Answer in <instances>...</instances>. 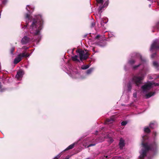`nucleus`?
<instances>
[{
    "label": "nucleus",
    "mask_w": 159,
    "mask_h": 159,
    "mask_svg": "<svg viewBox=\"0 0 159 159\" xmlns=\"http://www.w3.org/2000/svg\"><path fill=\"white\" fill-rule=\"evenodd\" d=\"M143 140L142 143V147L144 149H142V152L139 156V158L141 159H143L146 156L147 153L149 151H154L156 150L157 147V143L155 141L148 145V143H144V141L148 139L147 135H144L142 137Z\"/></svg>",
    "instance_id": "f257e3e1"
},
{
    "label": "nucleus",
    "mask_w": 159,
    "mask_h": 159,
    "mask_svg": "<svg viewBox=\"0 0 159 159\" xmlns=\"http://www.w3.org/2000/svg\"><path fill=\"white\" fill-rule=\"evenodd\" d=\"M43 24V21L41 16L39 15L36 18L33 19L30 28L31 33L35 35H39L42 28Z\"/></svg>",
    "instance_id": "f03ea898"
},
{
    "label": "nucleus",
    "mask_w": 159,
    "mask_h": 159,
    "mask_svg": "<svg viewBox=\"0 0 159 159\" xmlns=\"http://www.w3.org/2000/svg\"><path fill=\"white\" fill-rule=\"evenodd\" d=\"M76 53H79L80 60L82 61L83 60H86L88 58L89 55L88 52L85 53L84 51L80 49H78L76 51Z\"/></svg>",
    "instance_id": "7ed1b4c3"
},
{
    "label": "nucleus",
    "mask_w": 159,
    "mask_h": 159,
    "mask_svg": "<svg viewBox=\"0 0 159 159\" xmlns=\"http://www.w3.org/2000/svg\"><path fill=\"white\" fill-rule=\"evenodd\" d=\"M144 79V75L143 74L140 76H134L132 79V81L134 83L138 86L142 84V80Z\"/></svg>",
    "instance_id": "20e7f679"
},
{
    "label": "nucleus",
    "mask_w": 159,
    "mask_h": 159,
    "mask_svg": "<svg viewBox=\"0 0 159 159\" xmlns=\"http://www.w3.org/2000/svg\"><path fill=\"white\" fill-rule=\"evenodd\" d=\"M30 56L29 54L26 53L25 51L23 52L22 53L19 54L17 57L16 58L14 61V63L15 64H17L20 62L22 60L23 57H27Z\"/></svg>",
    "instance_id": "39448f33"
},
{
    "label": "nucleus",
    "mask_w": 159,
    "mask_h": 159,
    "mask_svg": "<svg viewBox=\"0 0 159 159\" xmlns=\"http://www.w3.org/2000/svg\"><path fill=\"white\" fill-rule=\"evenodd\" d=\"M153 84L152 82H149L147 84H146L142 86L141 88L144 91L150 89L152 87Z\"/></svg>",
    "instance_id": "423d86ee"
},
{
    "label": "nucleus",
    "mask_w": 159,
    "mask_h": 159,
    "mask_svg": "<svg viewBox=\"0 0 159 159\" xmlns=\"http://www.w3.org/2000/svg\"><path fill=\"white\" fill-rule=\"evenodd\" d=\"M159 49V44L158 45L157 41H155L152 44L150 50L152 51L153 49Z\"/></svg>",
    "instance_id": "0eeeda50"
},
{
    "label": "nucleus",
    "mask_w": 159,
    "mask_h": 159,
    "mask_svg": "<svg viewBox=\"0 0 159 159\" xmlns=\"http://www.w3.org/2000/svg\"><path fill=\"white\" fill-rule=\"evenodd\" d=\"M30 39L27 36H25L21 39V42L22 44H24L29 43Z\"/></svg>",
    "instance_id": "6e6552de"
},
{
    "label": "nucleus",
    "mask_w": 159,
    "mask_h": 159,
    "mask_svg": "<svg viewBox=\"0 0 159 159\" xmlns=\"http://www.w3.org/2000/svg\"><path fill=\"white\" fill-rule=\"evenodd\" d=\"M157 125L156 122L155 121H152L150 123L149 125V126L150 128L153 129L157 127Z\"/></svg>",
    "instance_id": "1a4fd4ad"
},
{
    "label": "nucleus",
    "mask_w": 159,
    "mask_h": 159,
    "mask_svg": "<svg viewBox=\"0 0 159 159\" xmlns=\"http://www.w3.org/2000/svg\"><path fill=\"white\" fill-rule=\"evenodd\" d=\"M114 120L115 119L114 117L113 116L111 117L110 118L106 119L105 121V123L106 124L111 123L114 121Z\"/></svg>",
    "instance_id": "9d476101"
},
{
    "label": "nucleus",
    "mask_w": 159,
    "mask_h": 159,
    "mask_svg": "<svg viewBox=\"0 0 159 159\" xmlns=\"http://www.w3.org/2000/svg\"><path fill=\"white\" fill-rule=\"evenodd\" d=\"M102 141L101 140H98V139H96L94 141L93 140V141H91V142L93 143H91L89 145L87 148H89L91 146H94L96 145V143H97L98 142H101Z\"/></svg>",
    "instance_id": "9b49d317"
},
{
    "label": "nucleus",
    "mask_w": 159,
    "mask_h": 159,
    "mask_svg": "<svg viewBox=\"0 0 159 159\" xmlns=\"http://www.w3.org/2000/svg\"><path fill=\"white\" fill-rule=\"evenodd\" d=\"M120 148V149H122L123 147L125 145L124 141L123 139L122 138H121L120 140V142L119 144Z\"/></svg>",
    "instance_id": "f8f14e48"
},
{
    "label": "nucleus",
    "mask_w": 159,
    "mask_h": 159,
    "mask_svg": "<svg viewBox=\"0 0 159 159\" xmlns=\"http://www.w3.org/2000/svg\"><path fill=\"white\" fill-rule=\"evenodd\" d=\"M23 75V72L21 70H19L17 72L16 76L17 79H19L22 77Z\"/></svg>",
    "instance_id": "ddd939ff"
},
{
    "label": "nucleus",
    "mask_w": 159,
    "mask_h": 159,
    "mask_svg": "<svg viewBox=\"0 0 159 159\" xmlns=\"http://www.w3.org/2000/svg\"><path fill=\"white\" fill-rule=\"evenodd\" d=\"M109 4V1L107 0L106 1L103 6H100L99 7V9L100 10H102L104 7H107Z\"/></svg>",
    "instance_id": "4468645a"
},
{
    "label": "nucleus",
    "mask_w": 159,
    "mask_h": 159,
    "mask_svg": "<svg viewBox=\"0 0 159 159\" xmlns=\"http://www.w3.org/2000/svg\"><path fill=\"white\" fill-rule=\"evenodd\" d=\"M98 44L101 46H104L106 45L107 43L105 41L102 39L100 41Z\"/></svg>",
    "instance_id": "2eb2a0df"
},
{
    "label": "nucleus",
    "mask_w": 159,
    "mask_h": 159,
    "mask_svg": "<svg viewBox=\"0 0 159 159\" xmlns=\"http://www.w3.org/2000/svg\"><path fill=\"white\" fill-rule=\"evenodd\" d=\"M78 56L76 55H75L74 56L71 57V59L73 61H76L77 62H80V60L78 59Z\"/></svg>",
    "instance_id": "dca6fc26"
},
{
    "label": "nucleus",
    "mask_w": 159,
    "mask_h": 159,
    "mask_svg": "<svg viewBox=\"0 0 159 159\" xmlns=\"http://www.w3.org/2000/svg\"><path fill=\"white\" fill-rule=\"evenodd\" d=\"M144 133H149L151 132V131L148 127H146L144 128Z\"/></svg>",
    "instance_id": "f3484780"
},
{
    "label": "nucleus",
    "mask_w": 159,
    "mask_h": 159,
    "mask_svg": "<svg viewBox=\"0 0 159 159\" xmlns=\"http://www.w3.org/2000/svg\"><path fill=\"white\" fill-rule=\"evenodd\" d=\"M75 144L73 143L70 145H69L68 147H67L64 150V151H66L68 150H69L70 149H72L74 148Z\"/></svg>",
    "instance_id": "a211bd4d"
},
{
    "label": "nucleus",
    "mask_w": 159,
    "mask_h": 159,
    "mask_svg": "<svg viewBox=\"0 0 159 159\" xmlns=\"http://www.w3.org/2000/svg\"><path fill=\"white\" fill-rule=\"evenodd\" d=\"M153 28L157 30L158 31L159 30V21L156 23L155 25L153 27Z\"/></svg>",
    "instance_id": "6ab92c4d"
},
{
    "label": "nucleus",
    "mask_w": 159,
    "mask_h": 159,
    "mask_svg": "<svg viewBox=\"0 0 159 159\" xmlns=\"http://www.w3.org/2000/svg\"><path fill=\"white\" fill-rule=\"evenodd\" d=\"M107 21H106V20L103 19H101L100 24H101L102 26H103L104 25V23H107Z\"/></svg>",
    "instance_id": "aec40b11"
},
{
    "label": "nucleus",
    "mask_w": 159,
    "mask_h": 159,
    "mask_svg": "<svg viewBox=\"0 0 159 159\" xmlns=\"http://www.w3.org/2000/svg\"><path fill=\"white\" fill-rule=\"evenodd\" d=\"M135 62V61L134 59H131L129 60L128 62V63L131 65H133Z\"/></svg>",
    "instance_id": "412c9836"
},
{
    "label": "nucleus",
    "mask_w": 159,
    "mask_h": 159,
    "mask_svg": "<svg viewBox=\"0 0 159 159\" xmlns=\"http://www.w3.org/2000/svg\"><path fill=\"white\" fill-rule=\"evenodd\" d=\"M136 57H139L141 60L142 61H145V60L144 59H143L142 58V57L140 55V54H139V53H136Z\"/></svg>",
    "instance_id": "4be33fe9"
},
{
    "label": "nucleus",
    "mask_w": 159,
    "mask_h": 159,
    "mask_svg": "<svg viewBox=\"0 0 159 159\" xmlns=\"http://www.w3.org/2000/svg\"><path fill=\"white\" fill-rule=\"evenodd\" d=\"M153 94L154 93H153L152 92H150L149 93L146 94V98H149L151 97L153 95Z\"/></svg>",
    "instance_id": "5701e85b"
},
{
    "label": "nucleus",
    "mask_w": 159,
    "mask_h": 159,
    "mask_svg": "<svg viewBox=\"0 0 159 159\" xmlns=\"http://www.w3.org/2000/svg\"><path fill=\"white\" fill-rule=\"evenodd\" d=\"M95 26V23L94 20H92L90 24V27L91 28H92L93 27H94Z\"/></svg>",
    "instance_id": "b1692460"
},
{
    "label": "nucleus",
    "mask_w": 159,
    "mask_h": 159,
    "mask_svg": "<svg viewBox=\"0 0 159 159\" xmlns=\"http://www.w3.org/2000/svg\"><path fill=\"white\" fill-rule=\"evenodd\" d=\"M90 66V65H83L81 67V68L83 70H86Z\"/></svg>",
    "instance_id": "393cba45"
},
{
    "label": "nucleus",
    "mask_w": 159,
    "mask_h": 159,
    "mask_svg": "<svg viewBox=\"0 0 159 159\" xmlns=\"http://www.w3.org/2000/svg\"><path fill=\"white\" fill-rule=\"evenodd\" d=\"M127 86L128 88V90L129 91H130L132 88V85L130 82H129L128 83Z\"/></svg>",
    "instance_id": "a878e982"
},
{
    "label": "nucleus",
    "mask_w": 159,
    "mask_h": 159,
    "mask_svg": "<svg viewBox=\"0 0 159 159\" xmlns=\"http://www.w3.org/2000/svg\"><path fill=\"white\" fill-rule=\"evenodd\" d=\"M93 69L92 68H90L87 70L86 73L87 74H89L91 73V72L93 70Z\"/></svg>",
    "instance_id": "bb28decb"
},
{
    "label": "nucleus",
    "mask_w": 159,
    "mask_h": 159,
    "mask_svg": "<svg viewBox=\"0 0 159 159\" xmlns=\"http://www.w3.org/2000/svg\"><path fill=\"white\" fill-rule=\"evenodd\" d=\"M141 64V63L139 64V65L134 66L133 67V69L134 70L136 69L138 67H139Z\"/></svg>",
    "instance_id": "cd10ccee"
},
{
    "label": "nucleus",
    "mask_w": 159,
    "mask_h": 159,
    "mask_svg": "<svg viewBox=\"0 0 159 159\" xmlns=\"http://www.w3.org/2000/svg\"><path fill=\"white\" fill-rule=\"evenodd\" d=\"M141 64V63L139 64V65L134 66L133 67V69L134 70L136 69L138 67H139Z\"/></svg>",
    "instance_id": "c85d7f7f"
},
{
    "label": "nucleus",
    "mask_w": 159,
    "mask_h": 159,
    "mask_svg": "<svg viewBox=\"0 0 159 159\" xmlns=\"http://www.w3.org/2000/svg\"><path fill=\"white\" fill-rule=\"evenodd\" d=\"M153 65L156 67H157L159 66L158 63L156 61H154L153 62Z\"/></svg>",
    "instance_id": "c756f323"
},
{
    "label": "nucleus",
    "mask_w": 159,
    "mask_h": 159,
    "mask_svg": "<svg viewBox=\"0 0 159 159\" xmlns=\"http://www.w3.org/2000/svg\"><path fill=\"white\" fill-rule=\"evenodd\" d=\"M97 2L98 3L102 4L103 2V0H96Z\"/></svg>",
    "instance_id": "7c9ffc66"
},
{
    "label": "nucleus",
    "mask_w": 159,
    "mask_h": 159,
    "mask_svg": "<svg viewBox=\"0 0 159 159\" xmlns=\"http://www.w3.org/2000/svg\"><path fill=\"white\" fill-rule=\"evenodd\" d=\"M127 122L126 121H123L121 123V125L122 126H125L126 125Z\"/></svg>",
    "instance_id": "2f4dec72"
},
{
    "label": "nucleus",
    "mask_w": 159,
    "mask_h": 159,
    "mask_svg": "<svg viewBox=\"0 0 159 159\" xmlns=\"http://www.w3.org/2000/svg\"><path fill=\"white\" fill-rule=\"evenodd\" d=\"M14 50H15V48H14V47H12L11 48V50H10V52H11V54H12L13 53V52H14Z\"/></svg>",
    "instance_id": "473e14b6"
},
{
    "label": "nucleus",
    "mask_w": 159,
    "mask_h": 159,
    "mask_svg": "<svg viewBox=\"0 0 159 159\" xmlns=\"http://www.w3.org/2000/svg\"><path fill=\"white\" fill-rule=\"evenodd\" d=\"M156 56V53H153L151 55V57L152 58H153L155 57Z\"/></svg>",
    "instance_id": "72a5a7b5"
},
{
    "label": "nucleus",
    "mask_w": 159,
    "mask_h": 159,
    "mask_svg": "<svg viewBox=\"0 0 159 159\" xmlns=\"http://www.w3.org/2000/svg\"><path fill=\"white\" fill-rule=\"evenodd\" d=\"M153 134L154 135V139H155V138H156V137L157 135V133H156V132L154 131L153 132Z\"/></svg>",
    "instance_id": "f704fd0d"
},
{
    "label": "nucleus",
    "mask_w": 159,
    "mask_h": 159,
    "mask_svg": "<svg viewBox=\"0 0 159 159\" xmlns=\"http://www.w3.org/2000/svg\"><path fill=\"white\" fill-rule=\"evenodd\" d=\"M2 3L5 4L7 2V0H2Z\"/></svg>",
    "instance_id": "c9c22d12"
},
{
    "label": "nucleus",
    "mask_w": 159,
    "mask_h": 159,
    "mask_svg": "<svg viewBox=\"0 0 159 159\" xmlns=\"http://www.w3.org/2000/svg\"><path fill=\"white\" fill-rule=\"evenodd\" d=\"M152 83L153 85H154L155 86H158L159 85V83H156L153 82H152Z\"/></svg>",
    "instance_id": "e433bc0d"
},
{
    "label": "nucleus",
    "mask_w": 159,
    "mask_h": 159,
    "mask_svg": "<svg viewBox=\"0 0 159 159\" xmlns=\"http://www.w3.org/2000/svg\"><path fill=\"white\" fill-rule=\"evenodd\" d=\"M0 92H4L6 90V89L5 88H2V89H0Z\"/></svg>",
    "instance_id": "4c0bfd02"
},
{
    "label": "nucleus",
    "mask_w": 159,
    "mask_h": 159,
    "mask_svg": "<svg viewBox=\"0 0 159 159\" xmlns=\"http://www.w3.org/2000/svg\"><path fill=\"white\" fill-rule=\"evenodd\" d=\"M29 17H30V15L28 14H26L25 15V18H26L28 19L29 20Z\"/></svg>",
    "instance_id": "58836bf2"
},
{
    "label": "nucleus",
    "mask_w": 159,
    "mask_h": 159,
    "mask_svg": "<svg viewBox=\"0 0 159 159\" xmlns=\"http://www.w3.org/2000/svg\"><path fill=\"white\" fill-rule=\"evenodd\" d=\"M108 158H109L107 156H104L102 157V158L103 159H107Z\"/></svg>",
    "instance_id": "ea45409f"
},
{
    "label": "nucleus",
    "mask_w": 159,
    "mask_h": 159,
    "mask_svg": "<svg viewBox=\"0 0 159 159\" xmlns=\"http://www.w3.org/2000/svg\"><path fill=\"white\" fill-rule=\"evenodd\" d=\"M28 47L26 46H23L22 47V49L26 50L28 49Z\"/></svg>",
    "instance_id": "a19ab883"
},
{
    "label": "nucleus",
    "mask_w": 159,
    "mask_h": 159,
    "mask_svg": "<svg viewBox=\"0 0 159 159\" xmlns=\"http://www.w3.org/2000/svg\"><path fill=\"white\" fill-rule=\"evenodd\" d=\"M133 97L135 98H136L137 97V93H133Z\"/></svg>",
    "instance_id": "79ce46f5"
},
{
    "label": "nucleus",
    "mask_w": 159,
    "mask_h": 159,
    "mask_svg": "<svg viewBox=\"0 0 159 159\" xmlns=\"http://www.w3.org/2000/svg\"><path fill=\"white\" fill-rule=\"evenodd\" d=\"M100 37V35H98L95 37V39H98Z\"/></svg>",
    "instance_id": "37998d69"
},
{
    "label": "nucleus",
    "mask_w": 159,
    "mask_h": 159,
    "mask_svg": "<svg viewBox=\"0 0 159 159\" xmlns=\"http://www.w3.org/2000/svg\"><path fill=\"white\" fill-rule=\"evenodd\" d=\"M61 155H60V154H59L56 157V158H57L59 159Z\"/></svg>",
    "instance_id": "c03bdc74"
},
{
    "label": "nucleus",
    "mask_w": 159,
    "mask_h": 159,
    "mask_svg": "<svg viewBox=\"0 0 159 159\" xmlns=\"http://www.w3.org/2000/svg\"><path fill=\"white\" fill-rule=\"evenodd\" d=\"M28 25V23H27L26 25H24V27L23 28H26L27 27V25Z\"/></svg>",
    "instance_id": "a18cd8bd"
},
{
    "label": "nucleus",
    "mask_w": 159,
    "mask_h": 159,
    "mask_svg": "<svg viewBox=\"0 0 159 159\" xmlns=\"http://www.w3.org/2000/svg\"><path fill=\"white\" fill-rule=\"evenodd\" d=\"M2 87V85L1 83L0 82V89H1Z\"/></svg>",
    "instance_id": "49530a36"
},
{
    "label": "nucleus",
    "mask_w": 159,
    "mask_h": 159,
    "mask_svg": "<svg viewBox=\"0 0 159 159\" xmlns=\"http://www.w3.org/2000/svg\"><path fill=\"white\" fill-rule=\"evenodd\" d=\"M69 156H67L66 157L65 159H69Z\"/></svg>",
    "instance_id": "de8ad7c7"
},
{
    "label": "nucleus",
    "mask_w": 159,
    "mask_h": 159,
    "mask_svg": "<svg viewBox=\"0 0 159 159\" xmlns=\"http://www.w3.org/2000/svg\"><path fill=\"white\" fill-rule=\"evenodd\" d=\"M74 48L73 49L72 51V53L73 54H74Z\"/></svg>",
    "instance_id": "09e8293b"
},
{
    "label": "nucleus",
    "mask_w": 159,
    "mask_h": 159,
    "mask_svg": "<svg viewBox=\"0 0 159 159\" xmlns=\"http://www.w3.org/2000/svg\"><path fill=\"white\" fill-rule=\"evenodd\" d=\"M54 159H58V158H56V157L54 158Z\"/></svg>",
    "instance_id": "8fccbe9b"
},
{
    "label": "nucleus",
    "mask_w": 159,
    "mask_h": 159,
    "mask_svg": "<svg viewBox=\"0 0 159 159\" xmlns=\"http://www.w3.org/2000/svg\"><path fill=\"white\" fill-rule=\"evenodd\" d=\"M54 159H58V158H56V157L54 158Z\"/></svg>",
    "instance_id": "3c124183"
},
{
    "label": "nucleus",
    "mask_w": 159,
    "mask_h": 159,
    "mask_svg": "<svg viewBox=\"0 0 159 159\" xmlns=\"http://www.w3.org/2000/svg\"><path fill=\"white\" fill-rule=\"evenodd\" d=\"M152 32H155V31L154 30H152Z\"/></svg>",
    "instance_id": "603ef678"
},
{
    "label": "nucleus",
    "mask_w": 159,
    "mask_h": 159,
    "mask_svg": "<svg viewBox=\"0 0 159 159\" xmlns=\"http://www.w3.org/2000/svg\"><path fill=\"white\" fill-rule=\"evenodd\" d=\"M26 10H28V11H29V10L27 9V7L26 8Z\"/></svg>",
    "instance_id": "864d4df0"
}]
</instances>
